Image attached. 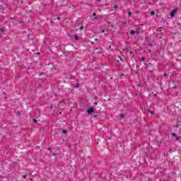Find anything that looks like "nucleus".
I'll list each match as a JSON object with an SVG mask.
<instances>
[{"label":"nucleus","mask_w":181,"mask_h":181,"mask_svg":"<svg viewBox=\"0 0 181 181\" xmlns=\"http://www.w3.org/2000/svg\"><path fill=\"white\" fill-rule=\"evenodd\" d=\"M121 76H124V74H121Z\"/></svg>","instance_id":"a18cd8bd"},{"label":"nucleus","mask_w":181,"mask_h":181,"mask_svg":"<svg viewBox=\"0 0 181 181\" xmlns=\"http://www.w3.org/2000/svg\"><path fill=\"white\" fill-rule=\"evenodd\" d=\"M94 118H97V117H98V115H93Z\"/></svg>","instance_id":"bb28decb"},{"label":"nucleus","mask_w":181,"mask_h":181,"mask_svg":"<svg viewBox=\"0 0 181 181\" xmlns=\"http://www.w3.org/2000/svg\"><path fill=\"white\" fill-rule=\"evenodd\" d=\"M132 16V13L131 11L129 12V16Z\"/></svg>","instance_id":"b1692460"},{"label":"nucleus","mask_w":181,"mask_h":181,"mask_svg":"<svg viewBox=\"0 0 181 181\" xmlns=\"http://www.w3.org/2000/svg\"><path fill=\"white\" fill-rule=\"evenodd\" d=\"M91 45H94V42H91Z\"/></svg>","instance_id":"a19ab883"},{"label":"nucleus","mask_w":181,"mask_h":181,"mask_svg":"<svg viewBox=\"0 0 181 181\" xmlns=\"http://www.w3.org/2000/svg\"><path fill=\"white\" fill-rule=\"evenodd\" d=\"M136 33V31H135L134 30H132L130 31V35H135Z\"/></svg>","instance_id":"0eeeda50"},{"label":"nucleus","mask_w":181,"mask_h":181,"mask_svg":"<svg viewBox=\"0 0 181 181\" xmlns=\"http://www.w3.org/2000/svg\"><path fill=\"white\" fill-rule=\"evenodd\" d=\"M118 57L121 60V62H124V59H122V57H121V56H118Z\"/></svg>","instance_id":"4468645a"},{"label":"nucleus","mask_w":181,"mask_h":181,"mask_svg":"<svg viewBox=\"0 0 181 181\" xmlns=\"http://www.w3.org/2000/svg\"><path fill=\"white\" fill-rule=\"evenodd\" d=\"M119 117H120V118H125V115H124V114H120V115H119Z\"/></svg>","instance_id":"f8f14e48"},{"label":"nucleus","mask_w":181,"mask_h":181,"mask_svg":"<svg viewBox=\"0 0 181 181\" xmlns=\"http://www.w3.org/2000/svg\"><path fill=\"white\" fill-rule=\"evenodd\" d=\"M53 23H54L53 21H50V23H51V24H53Z\"/></svg>","instance_id":"c9c22d12"},{"label":"nucleus","mask_w":181,"mask_h":181,"mask_svg":"<svg viewBox=\"0 0 181 181\" xmlns=\"http://www.w3.org/2000/svg\"><path fill=\"white\" fill-rule=\"evenodd\" d=\"M111 28H114V25H111Z\"/></svg>","instance_id":"37998d69"},{"label":"nucleus","mask_w":181,"mask_h":181,"mask_svg":"<svg viewBox=\"0 0 181 181\" xmlns=\"http://www.w3.org/2000/svg\"><path fill=\"white\" fill-rule=\"evenodd\" d=\"M37 54H38V55L40 54V52H37Z\"/></svg>","instance_id":"79ce46f5"},{"label":"nucleus","mask_w":181,"mask_h":181,"mask_svg":"<svg viewBox=\"0 0 181 181\" xmlns=\"http://www.w3.org/2000/svg\"><path fill=\"white\" fill-rule=\"evenodd\" d=\"M169 76V74L164 73V77H168Z\"/></svg>","instance_id":"6ab92c4d"},{"label":"nucleus","mask_w":181,"mask_h":181,"mask_svg":"<svg viewBox=\"0 0 181 181\" xmlns=\"http://www.w3.org/2000/svg\"><path fill=\"white\" fill-rule=\"evenodd\" d=\"M114 9L115 11H117V9H118V5L114 6Z\"/></svg>","instance_id":"ddd939ff"},{"label":"nucleus","mask_w":181,"mask_h":181,"mask_svg":"<svg viewBox=\"0 0 181 181\" xmlns=\"http://www.w3.org/2000/svg\"><path fill=\"white\" fill-rule=\"evenodd\" d=\"M124 50H128V48H126Z\"/></svg>","instance_id":"c03bdc74"},{"label":"nucleus","mask_w":181,"mask_h":181,"mask_svg":"<svg viewBox=\"0 0 181 181\" xmlns=\"http://www.w3.org/2000/svg\"><path fill=\"white\" fill-rule=\"evenodd\" d=\"M95 19L97 21L98 20V17H95Z\"/></svg>","instance_id":"f704fd0d"},{"label":"nucleus","mask_w":181,"mask_h":181,"mask_svg":"<svg viewBox=\"0 0 181 181\" xmlns=\"http://www.w3.org/2000/svg\"><path fill=\"white\" fill-rule=\"evenodd\" d=\"M130 54L132 55V57H134V52H130Z\"/></svg>","instance_id":"a878e982"},{"label":"nucleus","mask_w":181,"mask_h":181,"mask_svg":"<svg viewBox=\"0 0 181 181\" xmlns=\"http://www.w3.org/2000/svg\"><path fill=\"white\" fill-rule=\"evenodd\" d=\"M59 114H62V112H59Z\"/></svg>","instance_id":"8fccbe9b"},{"label":"nucleus","mask_w":181,"mask_h":181,"mask_svg":"<svg viewBox=\"0 0 181 181\" xmlns=\"http://www.w3.org/2000/svg\"><path fill=\"white\" fill-rule=\"evenodd\" d=\"M98 103H97V102L94 103V105H98Z\"/></svg>","instance_id":"c756f323"},{"label":"nucleus","mask_w":181,"mask_h":181,"mask_svg":"<svg viewBox=\"0 0 181 181\" xmlns=\"http://www.w3.org/2000/svg\"><path fill=\"white\" fill-rule=\"evenodd\" d=\"M80 87V84L77 83L76 85L74 86V88H78Z\"/></svg>","instance_id":"9b49d317"},{"label":"nucleus","mask_w":181,"mask_h":181,"mask_svg":"<svg viewBox=\"0 0 181 181\" xmlns=\"http://www.w3.org/2000/svg\"><path fill=\"white\" fill-rule=\"evenodd\" d=\"M147 112H149L150 114H151V115H153L155 114V112L153 111H151V110L148 109L146 110Z\"/></svg>","instance_id":"423d86ee"},{"label":"nucleus","mask_w":181,"mask_h":181,"mask_svg":"<svg viewBox=\"0 0 181 181\" xmlns=\"http://www.w3.org/2000/svg\"><path fill=\"white\" fill-rule=\"evenodd\" d=\"M173 150H172V148L169 149V152H173Z\"/></svg>","instance_id":"2f4dec72"},{"label":"nucleus","mask_w":181,"mask_h":181,"mask_svg":"<svg viewBox=\"0 0 181 181\" xmlns=\"http://www.w3.org/2000/svg\"><path fill=\"white\" fill-rule=\"evenodd\" d=\"M57 21H60V17H57Z\"/></svg>","instance_id":"7c9ffc66"},{"label":"nucleus","mask_w":181,"mask_h":181,"mask_svg":"<svg viewBox=\"0 0 181 181\" xmlns=\"http://www.w3.org/2000/svg\"><path fill=\"white\" fill-rule=\"evenodd\" d=\"M151 16H153V15H155V11H151Z\"/></svg>","instance_id":"dca6fc26"},{"label":"nucleus","mask_w":181,"mask_h":181,"mask_svg":"<svg viewBox=\"0 0 181 181\" xmlns=\"http://www.w3.org/2000/svg\"><path fill=\"white\" fill-rule=\"evenodd\" d=\"M150 66H152V63L147 64V67H150Z\"/></svg>","instance_id":"f3484780"},{"label":"nucleus","mask_w":181,"mask_h":181,"mask_svg":"<svg viewBox=\"0 0 181 181\" xmlns=\"http://www.w3.org/2000/svg\"><path fill=\"white\" fill-rule=\"evenodd\" d=\"M19 23H25V21H19Z\"/></svg>","instance_id":"412c9836"},{"label":"nucleus","mask_w":181,"mask_h":181,"mask_svg":"<svg viewBox=\"0 0 181 181\" xmlns=\"http://www.w3.org/2000/svg\"><path fill=\"white\" fill-rule=\"evenodd\" d=\"M86 112H87L88 114H89V115L93 114V112H94V107H89V108L87 110Z\"/></svg>","instance_id":"7ed1b4c3"},{"label":"nucleus","mask_w":181,"mask_h":181,"mask_svg":"<svg viewBox=\"0 0 181 181\" xmlns=\"http://www.w3.org/2000/svg\"><path fill=\"white\" fill-rule=\"evenodd\" d=\"M62 133L64 134V135H67V129H62Z\"/></svg>","instance_id":"1a4fd4ad"},{"label":"nucleus","mask_w":181,"mask_h":181,"mask_svg":"<svg viewBox=\"0 0 181 181\" xmlns=\"http://www.w3.org/2000/svg\"><path fill=\"white\" fill-rule=\"evenodd\" d=\"M40 76H42V74H40Z\"/></svg>","instance_id":"09e8293b"},{"label":"nucleus","mask_w":181,"mask_h":181,"mask_svg":"<svg viewBox=\"0 0 181 181\" xmlns=\"http://www.w3.org/2000/svg\"><path fill=\"white\" fill-rule=\"evenodd\" d=\"M177 11H178V8H175L174 10H173L170 13V16L171 18H174L175 17V15H176V13H177Z\"/></svg>","instance_id":"f257e3e1"},{"label":"nucleus","mask_w":181,"mask_h":181,"mask_svg":"<svg viewBox=\"0 0 181 181\" xmlns=\"http://www.w3.org/2000/svg\"><path fill=\"white\" fill-rule=\"evenodd\" d=\"M95 42H97V40H98V38H95Z\"/></svg>","instance_id":"58836bf2"},{"label":"nucleus","mask_w":181,"mask_h":181,"mask_svg":"<svg viewBox=\"0 0 181 181\" xmlns=\"http://www.w3.org/2000/svg\"><path fill=\"white\" fill-rule=\"evenodd\" d=\"M22 177H23V179H26L27 175H24L22 176Z\"/></svg>","instance_id":"4be33fe9"},{"label":"nucleus","mask_w":181,"mask_h":181,"mask_svg":"<svg viewBox=\"0 0 181 181\" xmlns=\"http://www.w3.org/2000/svg\"><path fill=\"white\" fill-rule=\"evenodd\" d=\"M57 20V18H54V21H56Z\"/></svg>","instance_id":"49530a36"},{"label":"nucleus","mask_w":181,"mask_h":181,"mask_svg":"<svg viewBox=\"0 0 181 181\" xmlns=\"http://www.w3.org/2000/svg\"><path fill=\"white\" fill-rule=\"evenodd\" d=\"M5 33V30L4 28H0V35H4Z\"/></svg>","instance_id":"39448f33"},{"label":"nucleus","mask_w":181,"mask_h":181,"mask_svg":"<svg viewBox=\"0 0 181 181\" xmlns=\"http://www.w3.org/2000/svg\"><path fill=\"white\" fill-rule=\"evenodd\" d=\"M50 108H51V110H52V108H53V106H52V105H51V106H50Z\"/></svg>","instance_id":"ea45409f"},{"label":"nucleus","mask_w":181,"mask_h":181,"mask_svg":"<svg viewBox=\"0 0 181 181\" xmlns=\"http://www.w3.org/2000/svg\"><path fill=\"white\" fill-rule=\"evenodd\" d=\"M7 6L5 3H1L0 4V11H4V9H6Z\"/></svg>","instance_id":"f03ea898"},{"label":"nucleus","mask_w":181,"mask_h":181,"mask_svg":"<svg viewBox=\"0 0 181 181\" xmlns=\"http://www.w3.org/2000/svg\"><path fill=\"white\" fill-rule=\"evenodd\" d=\"M136 74H138V72H135Z\"/></svg>","instance_id":"de8ad7c7"},{"label":"nucleus","mask_w":181,"mask_h":181,"mask_svg":"<svg viewBox=\"0 0 181 181\" xmlns=\"http://www.w3.org/2000/svg\"><path fill=\"white\" fill-rule=\"evenodd\" d=\"M122 23L125 25L127 23V21H123Z\"/></svg>","instance_id":"473e14b6"},{"label":"nucleus","mask_w":181,"mask_h":181,"mask_svg":"<svg viewBox=\"0 0 181 181\" xmlns=\"http://www.w3.org/2000/svg\"><path fill=\"white\" fill-rule=\"evenodd\" d=\"M141 62H145V57H141Z\"/></svg>","instance_id":"a211bd4d"},{"label":"nucleus","mask_w":181,"mask_h":181,"mask_svg":"<svg viewBox=\"0 0 181 181\" xmlns=\"http://www.w3.org/2000/svg\"><path fill=\"white\" fill-rule=\"evenodd\" d=\"M104 32H105V30H101V33H104Z\"/></svg>","instance_id":"72a5a7b5"},{"label":"nucleus","mask_w":181,"mask_h":181,"mask_svg":"<svg viewBox=\"0 0 181 181\" xmlns=\"http://www.w3.org/2000/svg\"><path fill=\"white\" fill-rule=\"evenodd\" d=\"M148 45L150 46V47H152V46H155L156 43L155 42L153 43V42H151L148 43Z\"/></svg>","instance_id":"6e6552de"},{"label":"nucleus","mask_w":181,"mask_h":181,"mask_svg":"<svg viewBox=\"0 0 181 181\" xmlns=\"http://www.w3.org/2000/svg\"><path fill=\"white\" fill-rule=\"evenodd\" d=\"M74 39H75V40H78V35H75L74 36Z\"/></svg>","instance_id":"9d476101"},{"label":"nucleus","mask_w":181,"mask_h":181,"mask_svg":"<svg viewBox=\"0 0 181 181\" xmlns=\"http://www.w3.org/2000/svg\"><path fill=\"white\" fill-rule=\"evenodd\" d=\"M47 151H52V148L49 147L48 148H47Z\"/></svg>","instance_id":"c85d7f7f"},{"label":"nucleus","mask_w":181,"mask_h":181,"mask_svg":"<svg viewBox=\"0 0 181 181\" xmlns=\"http://www.w3.org/2000/svg\"><path fill=\"white\" fill-rule=\"evenodd\" d=\"M172 136H175V141H180V137L177 136V134H176V133H173Z\"/></svg>","instance_id":"20e7f679"},{"label":"nucleus","mask_w":181,"mask_h":181,"mask_svg":"<svg viewBox=\"0 0 181 181\" xmlns=\"http://www.w3.org/2000/svg\"><path fill=\"white\" fill-rule=\"evenodd\" d=\"M175 127L176 128H179V124H177Z\"/></svg>","instance_id":"4c0bfd02"},{"label":"nucleus","mask_w":181,"mask_h":181,"mask_svg":"<svg viewBox=\"0 0 181 181\" xmlns=\"http://www.w3.org/2000/svg\"><path fill=\"white\" fill-rule=\"evenodd\" d=\"M173 90H176L177 88V86H173Z\"/></svg>","instance_id":"393cba45"},{"label":"nucleus","mask_w":181,"mask_h":181,"mask_svg":"<svg viewBox=\"0 0 181 181\" xmlns=\"http://www.w3.org/2000/svg\"><path fill=\"white\" fill-rule=\"evenodd\" d=\"M33 122L36 123V122H37V119H33Z\"/></svg>","instance_id":"aec40b11"},{"label":"nucleus","mask_w":181,"mask_h":181,"mask_svg":"<svg viewBox=\"0 0 181 181\" xmlns=\"http://www.w3.org/2000/svg\"><path fill=\"white\" fill-rule=\"evenodd\" d=\"M52 156H57V154H56V153H53Z\"/></svg>","instance_id":"cd10ccee"},{"label":"nucleus","mask_w":181,"mask_h":181,"mask_svg":"<svg viewBox=\"0 0 181 181\" xmlns=\"http://www.w3.org/2000/svg\"><path fill=\"white\" fill-rule=\"evenodd\" d=\"M137 86L138 87H141V83H139Z\"/></svg>","instance_id":"e433bc0d"},{"label":"nucleus","mask_w":181,"mask_h":181,"mask_svg":"<svg viewBox=\"0 0 181 181\" xmlns=\"http://www.w3.org/2000/svg\"><path fill=\"white\" fill-rule=\"evenodd\" d=\"M83 29H84V26L81 25V26L79 28V30H83Z\"/></svg>","instance_id":"2eb2a0df"},{"label":"nucleus","mask_w":181,"mask_h":181,"mask_svg":"<svg viewBox=\"0 0 181 181\" xmlns=\"http://www.w3.org/2000/svg\"><path fill=\"white\" fill-rule=\"evenodd\" d=\"M92 16H97V13H93Z\"/></svg>","instance_id":"5701e85b"}]
</instances>
